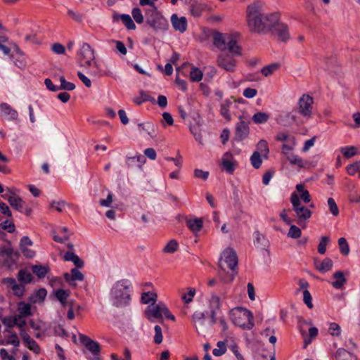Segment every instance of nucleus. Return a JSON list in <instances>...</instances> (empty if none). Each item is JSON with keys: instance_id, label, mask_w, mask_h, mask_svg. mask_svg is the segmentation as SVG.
Here are the masks:
<instances>
[{"instance_id": "obj_1", "label": "nucleus", "mask_w": 360, "mask_h": 360, "mask_svg": "<svg viewBox=\"0 0 360 360\" xmlns=\"http://www.w3.org/2000/svg\"><path fill=\"white\" fill-rule=\"evenodd\" d=\"M262 10V4L259 1H255L247 6V22L250 31L252 32L267 33L272 29V26L279 20L278 13H263Z\"/></svg>"}, {"instance_id": "obj_2", "label": "nucleus", "mask_w": 360, "mask_h": 360, "mask_svg": "<svg viewBox=\"0 0 360 360\" xmlns=\"http://www.w3.org/2000/svg\"><path fill=\"white\" fill-rule=\"evenodd\" d=\"M132 285L128 279H121L116 281L110 292V300L112 304L117 308L129 305L131 297Z\"/></svg>"}, {"instance_id": "obj_3", "label": "nucleus", "mask_w": 360, "mask_h": 360, "mask_svg": "<svg viewBox=\"0 0 360 360\" xmlns=\"http://www.w3.org/2000/svg\"><path fill=\"white\" fill-rule=\"evenodd\" d=\"M230 318L233 323L245 330H251L255 326L254 316L246 308L238 307L230 311Z\"/></svg>"}, {"instance_id": "obj_4", "label": "nucleus", "mask_w": 360, "mask_h": 360, "mask_svg": "<svg viewBox=\"0 0 360 360\" xmlns=\"http://www.w3.org/2000/svg\"><path fill=\"white\" fill-rule=\"evenodd\" d=\"M77 60L82 67L96 68L97 71L92 72V74L97 77L105 75L103 71H101L97 63L95 61L94 50L88 43H83L79 51L77 53Z\"/></svg>"}, {"instance_id": "obj_5", "label": "nucleus", "mask_w": 360, "mask_h": 360, "mask_svg": "<svg viewBox=\"0 0 360 360\" xmlns=\"http://www.w3.org/2000/svg\"><path fill=\"white\" fill-rule=\"evenodd\" d=\"M144 12L146 23L154 31L160 32L168 30L169 22L162 15V13L158 10L157 7H154V8H147Z\"/></svg>"}, {"instance_id": "obj_6", "label": "nucleus", "mask_w": 360, "mask_h": 360, "mask_svg": "<svg viewBox=\"0 0 360 360\" xmlns=\"http://www.w3.org/2000/svg\"><path fill=\"white\" fill-rule=\"evenodd\" d=\"M290 202L297 217L296 223L301 227L305 228L307 221L311 217V211L301 203L299 196L295 193L291 194Z\"/></svg>"}, {"instance_id": "obj_7", "label": "nucleus", "mask_w": 360, "mask_h": 360, "mask_svg": "<svg viewBox=\"0 0 360 360\" xmlns=\"http://www.w3.org/2000/svg\"><path fill=\"white\" fill-rule=\"evenodd\" d=\"M148 319L152 321L151 318L162 319L163 316L167 319L174 321L175 317L170 314L168 308L164 304H152L146 310Z\"/></svg>"}, {"instance_id": "obj_8", "label": "nucleus", "mask_w": 360, "mask_h": 360, "mask_svg": "<svg viewBox=\"0 0 360 360\" xmlns=\"http://www.w3.org/2000/svg\"><path fill=\"white\" fill-rule=\"evenodd\" d=\"M314 99L307 94H304L298 101V112L304 117H311L313 108Z\"/></svg>"}, {"instance_id": "obj_9", "label": "nucleus", "mask_w": 360, "mask_h": 360, "mask_svg": "<svg viewBox=\"0 0 360 360\" xmlns=\"http://www.w3.org/2000/svg\"><path fill=\"white\" fill-rule=\"evenodd\" d=\"M227 264V266L233 271H235L238 266V257L236 251L233 248H228L225 249L219 259Z\"/></svg>"}, {"instance_id": "obj_10", "label": "nucleus", "mask_w": 360, "mask_h": 360, "mask_svg": "<svg viewBox=\"0 0 360 360\" xmlns=\"http://www.w3.org/2000/svg\"><path fill=\"white\" fill-rule=\"evenodd\" d=\"M233 55L221 53L217 58V65L221 68L228 71L234 72L236 70V60Z\"/></svg>"}, {"instance_id": "obj_11", "label": "nucleus", "mask_w": 360, "mask_h": 360, "mask_svg": "<svg viewBox=\"0 0 360 360\" xmlns=\"http://www.w3.org/2000/svg\"><path fill=\"white\" fill-rule=\"evenodd\" d=\"M270 31L281 41L286 42L290 39L288 25L285 23L279 22V20L272 26V29Z\"/></svg>"}, {"instance_id": "obj_12", "label": "nucleus", "mask_w": 360, "mask_h": 360, "mask_svg": "<svg viewBox=\"0 0 360 360\" xmlns=\"http://www.w3.org/2000/svg\"><path fill=\"white\" fill-rule=\"evenodd\" d=\"M192 321L196 331L200 334L205 333L209 328L206 323L205 315L203 312L195 311L192 316Z\"/></svg>"}, {"instance_id": "obj_13", "label": "nucleus", "mask_w": 360, "mask_h": 360, "mask_svg": "<svg viewBox=\"0 0 360 360\" xmlns=\"http://www.w3.org/2000/svg\"><path fill=\"white\" fill-rule=\"evenodd\" d=\"M80 342L95 356L100 354L101 347L98 342L91 340L86 335L79 333Z\"/></svg>"}, {"instance_id": "obj_14", "label": "nucleus", "mask_w": 360, "mask_h": 360, "mask_svg": "<svg viewBox=\"0 0 360 360\" xmlns=\"http://www.w3.org/2000/svg\"><path fill=\"white\" fill-rule=\"evenodd\" d=\"M0 244V255L1 257H6L7 259L13 260L14 258H18V252H15L11 243L8 240H4Z\"/></svg>"}, {"instance_id": "obj_15", "label": "nucleus", "mask_w": 360, "mask_h": 360, "mask_svg": "<svg viewBox=\"0 0 360 360\" xmlns=\"http://www.w3.org/2000/svg\"><path fill=\"white\" fill-rule=\"evenodd\" d=\"M171 22L176 31L184 33L187 30V19L186 17L179 18L176 14H172L171 16Z\"/></svg>"}, {"instance_id": "obj_16", "label": "nucleus", "mask_w": 360, "mask_h": 360, "mask_svg": "<svg viewBox=\"0 0 360 360\" xmlns=\"http://www.w3.org/2000/svg\"><path fill=\"white\" fill-rule=\"evenodd\" d=\"M221 164L223 168L229 174H232L236 169V162L233 160V155L229 152H226L224 154Z\"/></svg>"}, {"instance_id": "obj_17", "label": "nucleus", "mask_w": 360, "mask_h": 360, "mask_svg": "<svg viewBox=\"0 0 360 360\" xmlns=\"http://www.w3.org/2000/svg\"><path fill=\"white\" fill-rule=\"evenodd\" d=\"M250 132V128L247 122L240 120L236 127V139L242 141L248 137Z\"/></svg>"}, {"instance_id": "obj_18", "label": "nucleus", "mask_w": 360, "mask_h": 360, "mask_svg": "<svg viewBox=\"0 0 360 360\" xmlns=\"http://www.w3.org/2000/svg\"><path fill=\"white\" fill-rule=\"evenodd\" d=\"M146 158L141 154H137L135 156H127L126 157V165L127 167H137L139 169H142L143 165L146 162Z\"/></svg>"}, {"instance_id": "obj_19", "label": "nucleus", "mask_w": 360, "mask_h": 360, "mask_svg": "<svg viewBox=\"0 0 360 360\" xmlns=\"http://www.w3.org/2000/svg\"><path fill=\"white\" fill-rule=\"evenodd\" d=\"M0 115L11 120H17L18 114L8 104L2 103L0 105Z\"/></svg>"}, {"instance_id": "obj_20", "label": "nucleus", "mask_w": 360, "mask_h": 360, "mask_svg": "<svg viewBox=\"0 0 360 360\" xmlns=\"http://www.w3.org/2000/svg\"><path fill=\"white\" fill-rule=\"evenodd\" d=\"M228 35L222 33L215 32L213 34V44L214 45L221 51L226 50V43L228 41Z\"/></svg>"}, {"instance_id": "obj_21", "label": "nucleus", "mask_w": 360, "mask_h": 360, "mask_svg": "<svg viewBox=\"0 0 360 360\" xmlns=\"http://www.w3.org/2000/svg\"><path fill=\"white\" fill-rule=\"evenodd\" d=\"M300 112L297 110H292L291 112L285 115V120L283 124L285 126H291L293 124L299 125L302 121L300 117Z\"/></svg>"}, {"instance_id": "obj_22", "label": "nucleus", "mask_w": 360, "mask_h": 360, "mask_svg": "<svg viewBox=\"0 0 360 360\" xmlns=\"http://www.w3.org/2000/svg\"><path fill=\"white\" fill-rule=\"evenodd\" d=\"M112 19L114 21H118L119 20H121L128 30H134L136 29V25L129 14L115 13L112 15Z\"/></svg>"}, {"instance_id": "obj_23", "label": "nucleus", "mask_w": 360, "mask_h": 360, "mask_svg": "<svg viewBox=\"0 0 360 360\" xmlns=\"http://www.w3.org/2000/svg\"><path fill=\"white\" fill-rule=\"evenodd\" d=\"M300 333L304 339V348H306L311 342L312 339L318 335L319 330L316 327H311L309 328V334L307 335L306 331L301 326Z\"/></svg>"}, {"instance_id": "obj_24", "label": "nucleus", "mask_w": 360, "mask_h": 360, "mask_svg": "<svg viewBox=\"0 0 360 360\" xmlns=\"http://www.w3.org/2000/svg\"><path fill=\"white\" fill-rule=\"evenodd\" d=\"M226 49L229 53L234 56L241 55V48L238 45L236 39L231 34L228 35V41L226 43Z\"/></svg>"}, {"instance_id": "obj_25", "label": "nucleus", "mask_w": 360, "mask_h": 360, "mask_svg": "<svg viewBox=\"0 0 360 360\" xmlns=\"http://www.w3.org/2000/svg\"><path fill=\"white\" fill-rule=\"evenodd\" d=\"M218 266L220 269L218 275L221 281L224 283H229L232 282L235 278L236 273H233V271L231 273L226 272V269L224 268L221 261L219 262Z\"/></svg>"}, {"instance_id": "obj_26", "label": "nucleus", "mask_w": 360, "mask_h": 360, "mask_svg": "<svg viewBox=\"0 0 360 360\" xmlns=\"http://www.w3.org/2000/svg\"><path fill=\"white\" fill-rule=\"evenodd\" d=\"M254 245L261 249H265L269 245V240L259 231H255L253 233Z\"/></svg>"}, {"instance_id": "obj_27", "label": "nucleus", "mask_w": 360, "mask_h": 360, "mask_svg": "<svg viewBox=\"0 0 360 360\" xmlns=\"http://www.w3.org/2000/svg\"><path fill=\"white\" fill-rule=\"evenodd\" d=\"M65 261H70L74 263L77 268H83L84 266V262L72 252H67L63 256Z\"/></svg>"}, {"instance_id": "obj_28", "label": "nucleus", "mask_w": 360, "mask_h": 360, "mask_svg": "<svg viewBox=\"0 0 360 360\" xmlns=\"http://www.w3.org/2000/svg\"><path fill=\"white\" fill-rule=\"evenodd\" d=\"M333 277L335 281L332 283V285L335 289H341L347 281L343 272L341 271L335 272Z\"/></svg>"}, {"instance_id": "obj_29", "label": "nucleus", "mask_w": 360, "mask_h": 360, "mask_svg": "<svg viewBox=\"0 0 360 360\" xmlns=\"http://www.w3.org/2000/svg\"><path fill=\"white\" fill-rule=\"evenodd\" d=\"M333 264V261L330 258L326 257L321 262H316L315 267L318 271L324 274L332 269Z\"/></svg>"}, {"instance_id": "obj_30", "label": "nucleus", "mask_w": 360, "mask_h": 360, "mask_svg": "<svg viewBox=\"0 0 360 360\" xmlns=\"http://www.w3.org/2000/svg\"><path fill=\"white\" fill-rule=\"evenodd\" d=\"M18 310L19 311V318H25L32 315L30 304L20 302L18 304Z\"/></svg>"}, {"instance_id": "obj_31", "label": "nucleus", "mask_w": 360, "mask_h": 360, "mask_svg": "<svg viewBox=\"0 0 360 360\" xmlns=\"http://www.w3.org/2000/svg\"><path fill=\"white\" fill-rule=\"evenodd\" d=\"M46 295V290L45 288H40L29 297V300L33 303L41 302L44 300Z\"/></svg>"}, {"instance_id": "obj_32", "label": "nucleus", "mask_w": 360, "mask_h": 360, "mask_svg": "<svg viewBox=\"0 0 360 360\" xmlns=\"http://www.w3.org/2000/svg\"><path fill=\"white\" fill-rule=\"evenodd\" d=\"M232 102L229 100L224 101L220 106V115L225 118L227 121H230L231 117L229 112V109Z\"/></svg>"}, {"instance_id": "obj_33", "label": "nucleus", "mask_w": 360, "mask_h": 360, "mask_svg": "<svg viewBox=\"0 0 360 360\" xmlns=\"http://www.w3.org/2000/svg\"><path fill=\"white\" fill-rule=\"evenodd\" d=\"M257 150L259 151V153L262 155V157L264 159L268 158V155L269 153V148L268 143L266 140L262 139L260 140L257 146H256Z\"/></svg>"}, {"instance_id": "obj_34", "label": "nucleus", "mask_w": 360, "mask_h": 360, "mask_svg": "<svg viewBox=\"0 0 360 360\" xmlns=\"http://www.w3.org/2000/svg\"><path fill=\"white\" fill-rule=\"evenodd\" d=\"M33 279V276L29 271L25 269H20L18 273V280L22 284L30 283Z\"/></svg>"}, {"instance_id": "obj_35", "label": "nucleus", "mask_w": 360, "mask_h": 360, "mask_svg": "<svg viewBox=\"0 0 360 360\" xmlns=\"http://www.w3.org/2000/svg\"><path fill=\"white\" fill-rule=\"evenodd\" d=\"M335 358L337 360H352L355 359V356L347 350L340 348L335 352Z\"/></svg>"}, {"instance_id": "obj_36", "label": "nucleus", "mask_w": 360, "mask_h": 360, "mask_svg": "<svg viewBox=\"0 0 360 360\" xmlns=\"http://www.w3.org/2000/svg\"><path fill=\"white\" fill-rule=\"evenodd\" d=\"M49 267L48 266L34 265L32 267V272L39 278H43L46 276Z\"/></svg>"}, {"instance_id": "obj_37", "label": "nucleus", "mask_w": 360, "mask_h": 360, "mask_svg": "<svg viewBox=\"0 0 360 360\" xmlns=\"http://www.w3.org/2000/svg\"><path fill=\"white\" fill-rule=\"evenodd\" d=\"M203 73L200 69L192 65L190 72V79L193 82H198L202 80Z\"/></svg>"}, {"instance_id": "obj_38", "label": "nucleus", "mask_w": 360, "mask_h": 360, "mask_svg": "<svg viewBox=\"0 0 360 360\" xmlns=\"http://www.w3.org/2000/svg\"><path fill=\"white\" fill-rule=\"evenodd\" d=\"M202 221L200 219H189L186 221V225L192 231H199L202 227Z\"/></svg>"}, {"instance_id": "obj_39", "label": "nucleus", "mask_w": 360, "mask_h": 360, "mask_svg": "<svg viewBox=\"0 0 360 360\" xmlns=\"http://www.w3.org/2000/svg\"><path fill=\"white\" fill-rule=\"evenodd\" d=\"M252 119L255 124H264L269 120V115L263 112H257L253 115Z\"/></svg>"}, {"instance_id": "obj_40", "label": "nucleus", "mask_w": 360, "mask_h": 360, "mask_svg": "<svg viewBox=\"0 0 360 360\" xmlns=\"http://www.w3.org/2000/svg\"><path fill=\"white\" fill-rule=\"evenodd\" d=\"M262 155L259 151H255L250 157V162L255 169H259L262 164Z\"/></svg>"}, {"instance_id": "obj_41", "label": "nucleus", "mask_w": 360, "mask_h": 360, "mask_svg": "<svg viewBox=\"0 0 360 360\" xmlns=\"http://www.w3.org/2000/svg\"><path fill=\"white\" fill-rule=\"evenodd\" d=\"M209 305L210 311H217L221 307V300L218 295L212 294L209 300Z\"/></svg>"}, {"instance_id": "obj_42", "label": "nucleus", "mask_w": 360, "mask_h": 360, "mask_svg": "<svg viewBox=\"0 0 360 360\" xmlns=\"http://www.w3.org/2000/svg\"><path fill=\"white\" fill-rule=\"evenodd\" d=\"M10 205L18 212H22L25 202L18 195L13 199Z\"/></svg>"}, {"instance_id": "obj_43", "label": "nucleus", "mask_w": 360, "mask_h": 360, "mask_svg": "<svg viewBox=\"0 0 360 360\" xmlns=\"http://www.w3.org/2000/svg\"><path fill=\"white\" fill-rule=\"evenodd\" d=\"M340 152L346 158H351L356 154V148L354 146H345L340 148Z\"/></svg>"}, {"instance_id": "obj_44", "label": "nucleus", "mask_w": 360, "mask_h": 360, "mask_svg": "<svg viewBox=\"0 0 360 360\" xmlns=\"http://www.w3.org/2000/svg\"><path fill=\"white\" fill-rule=\"evenodd\" d=\"M338 245L340 252L343 255H347L349 253V247L347 240L345 238H340L338 239Z\"/></svg>"}, {"instance_id": "obj_45", "label": "nucleus", "mask_w": 360, "mask_h": 360, "mask_svg": "<svg viewBox=\"0 0 360 360\" xmlns=\"http://www.w3.org/2000/svg\"><path fill=\"white\" fill-rule=\"evenodd\" d=\"M60 90L72 91L75 89V85L72 82L66 81L64 76L60 77Z\"/></svg>"}, {"instance_id": "obj_46", "label": "nucleus", "mask_w": 360, "mask_h": 360, "mask_svg": "<svg viewBox=\"0 0 360 360\" xmlns=\"http://www.w3.org/2000/svg\"><path fill=\"white\" fill-rule=\"evenodd\" d=\"M290 225V226L288 233V236L295 239L300 238L302 235L301 229L294 224H291Z\"/></svg>"}, {"instance_id": "obj_47", "label": "nucleus", "mask_w": 360, "mask_h": 360, "mask_svg": "<svg viewBox=\"0 0 360 360\" xmlns=\"http://www.w3.org/2000/svg\"><path fill=\"white\" fill-rule=\"evenodd\" d=\"M287 159L292 165H297L300 168L303 167L304 166L302 158L295 154H288L287 155Z\"/></svg>"}, {"instance_id": "obj_48", "label": "nucleus", "mask_w": 360, "mask_h": 360, "mask_svg": "<svg viewBox=\"0 0 360 360\" xmlns=\"http://www.w3.org/2000/svg\"><path fill=\"white\" fill-rule=\"evenodd\" d=\"M68 229L67 227H62L60 229V233H63V236H59L57 235L53 236V240L60 243H64L65 240L69 239V236L68 235Z\"/></svg>"}, {"instance_id": "obj_49", "label": "nucleus", "mask_w": 360, "mask_h": 360, "mask_svg": "<svg viewBox=\"0 0 360 360\" xmlns=\"http://www.w3.org/2000/svg\"><path fill=\"white\" fill-rule=\"evenodd\" d=\"M55 296L59 302L66 301L70 296V292L62 288H59L55 291Z\"/></svg>"}, {"instance_id": "obj_50", "label": "nucleus", "mask_w": 360, "mask_h": 360, "mask_svg": "<svg viewBox=\"0 0 360 360\" xmlns=\"http://www.w3.org/2000/svg\"><path fill=\"white\" fill-rule=\"evenodd\" d=\"M68 15L77 23L82 22L84 20V15L82 13L75 11L72 9H68Z\"/></svg>"}, {"instance_id": "obj_51", "label": "nucleus", "mask_w": 360, "mask_h": 360, "mask_svg": "<svg viewBox=\"0 0 360 360\" xmlns=\"http://www.w3.org/2000/svg\"><path fill=\"white\" fill-rule=\"evenodd\" d=\"M131 15L136 23L142 24L143 22L144 18L142 15V12L139 8H134L131 11Z\"/></svg>"}, {"instance_id": "obj_52", "label": "nucleus", "mask_w": 360, "mask_h": 360, "mask_svg": "<svg viewBox=\"0 0 360 360\" xmlns=\"http://www.w3.org/2000/svg\"><path fill=\"white\" fill-rule=\"evenodd\" d=\"M178 243L175 240H171L165 246L163 249V252L166 253H174L178 249Z\"/></svg>"}, {"instance_id": "obj_53", "label": "nucleus", "mask_w": 360, "mask_h": 360, "mask_svg": "<svg viewBox=\"0 0 360 360\" xmlns=\"http://www.w3.org/2000/svg\"><path fill=\"white\" fill-rule=\"evenodd\" d=\"M328 333L333 337H339L341 334V328L335 322L330 323L328 328Z\"/></svg>"}, {"instance_id": "obj_54", "label": "nucleus", "mask_w": 360, "mask_h": 360, "mask_svg": "<svg viewBox=\"0 0 360 360\" xmlns=\"http://www.w3.org/2000/svg\"><path fill=\"white\" fill-rule=\"evenodd\" d=\"M187 293H183L181 295V299L183 301L188 304L193 301V299L195 295V289L193 288H188Z\"/></svg>"}, {"instance_id": "obj_55", "label": "nucleus", "mask_w": 360, "mask_h": 360, "mask_svg": "<svg viewBox=\"0 0 360 360\" xmlns=\"http://www.w3.org/2000/svg\"><path fill=\"white\" fill-rule=\"evenodd\" d=\"M330 241L329 237L328 236H322L319 244L318 245V252L321 255L325 254L326 251V246Z\"/></svg>"}, {"instance_id": "obj_56", "label": "nucleus", "mask_w": 360, "mask_h": 360, "mask_svg": "<svg viewBox=\"0 0 360 360\" xmlns=\"http://www.w3.org/2000/svg\"><path fill=\"white\" fill-rule=\"evenodd\" d=\"M11 289L14 295L18 297H22L25 291V285L22 283H16Z\"/></svg>"}, {"instance_id": "obj_57", "label": "nucleus", "mask_w": 360, "mask_h": 360, "mask_svg": "<svg viewBox=\"0 0 360 360\" xmlns=\"http://www.w3.org/2000/svg\"><path fill=\"white\" fill-rule=\"evenodd\" d=\"M157 297V295L153 292H143L141 295V301L144 304H148L151 301L155 302Z\"/></svg>"}, {"instance_id": "obj_58", "label": "nucleus", "mask_w": 360, "mask_h": 360, "mask_svg": "<svg viewBox=\"0 0 360 360\" xmlns=\"http://www.w3.org/2000/svg\"><path fill=\"white\" fill-rule=\"evenodd\" d=\"M155 330V335H154V342L157 345H160L163 340L162 333V328L156 325L154 328Z\"/></svg>"}, {"instance_id": "obj_59", "label": "nucleus", "mask_w": 360, "mask_h": 360, "mask_svg": "<svg viewBox=\"0 0 360 360\" xmlns=\"http://www.w3.org/2000/svg\"><path fill=\"white\" fill-rule=\"evenodd\" d=\"M328 205L333 215L338 216L339 214V209L335 200L333 198H329L328 199Z\"/></svg>"}, {"instance_id": "obj_60", "label": "nucleus", "mask_w": 360, "mask_h": 360, "mask_svg": "<svg viewBox=\"0 0 360 360\" xmlns=\"http://www.w3.org/2000/svg\"><path fill=\"white\" fill-rule=\"evenodd\" d=\"M278 67V65L277 64H271L269 65H266L262 69L261 72L263 75L267 77L271 75L274 71H276Z\"/></svg>"}, {"instance_id": "obj_61", "label": "nucleus", "mask_w": 360, "mask_h": 360, "mask_svg": "<svg viewBox=\"0 0 360 360\" xmlns=\"http://www.w3.org/2000/svg\"><path fill=\"white\" fill-rule=\"evenodd\" d=\"M79 268H73L71 269V278L72 281H82L84 278V274L78 270Z\"/></svg>"}, {"instance_id": "obj_62", "label": "nucleus", "mask_w": 360, "mask_h": 360, "mask_svg": "<svg viewBox=\"0 0 360 360\" xmlns=\"http://www.w3.org/2000/svg\"><path fill=\"white\" fill-rule=\"evenodd\" d=\"M346 169L348 174L354 176L356 172L360 169V162H356L353 164L349 165Z\"/></svg>"}, {"instance_id": "obj_63", "label": "nucleus", "mask_w": 360, "mask_h": 360, "mask_svg": "<svg viewBox=\"0 0 360 360\" xmlns=\"http://www.w3.org/2000/svg\"><path fill=\"white\" fill-rule=\"evenodd\" d=\"M303 301L308 308L311 309L313 307L312 297L308 290L303 291Z\"/></svg>"}, {"instance_id": "obj_64", "label": "nucleus", "mask_w": 360, "mask_h": 360, "mask_svg": "<svg viewBox=\"0 0 360 360\" xmlns=\"http://www.w3.org/2000/svg\"><path fill=\"white\" fill-rule=\"evenodd\" d=\"M27 347L32 351H33L36 354L40 353V347L38 343L34 340L33 339H30L26 344Z\"/></svg>"}]
</instances>
